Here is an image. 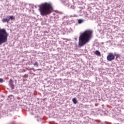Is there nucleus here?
<instances>
[{
    "label": "nucleus",
    "mask_w": 124,
    "mask_h": 124,
    "mask_svg": "<svg viewBox=\"0 0 124 124\" xmlns=\"http://www.w3.org/2000/svg\"><path fill=\"white\" fill-rule=\"evenodd\" d=\"M33 65L37 67L38 66V63L37 62H35L34 64Z\"/></svg>",
    "instance_id": "11"
},
{
    "label": "nucleus",
    "mask_w": 124,
    "mask_h": 124,
    "mask_svg": "<svg viewBox=\"0 0 124 124\" xmlns=\"http://www.w3.org/2000/svg\"><path fill=\"white\" fill-rule=\"evenodd\" d=\"M62 0V3H66V4L68 3V0Z\"/></svg>",
    "instance_id": "9"
},
{
    "label": "nucleus",
    "mask_w": 124,
    "mask_h": 124,
    "mask_svg": "<svg viewBox=\"0 0 124 124\" xmlns=\"http://www.w3.org/2000/svg\"><path fill=\"white\" fill-rule=\"evenodd\" d=\"M63 18H65V16H64V17H63Z\"/></svg>",
    "instance_id": "15"
},
{
    "label": "nucleus",
    "mask_w": 124,
    "mask_h": 124,
    "mask_svg": "<svg viewBox=\"0 0 124 124\" xmlns=\"http://www.w3.org/2000/svg\"><path fill=\"white\" fill-rule=\"evenodd\" d=\"M3 79L2 78H0V83H3Z\"/></svg>",
    "instance_id": "12"
},
{
    "label": "nucleus",
    "mask_w": 124,
    "mask_h": 124,
    "mask_svg": "<svg viewBox=\"0 0 124 124\" xmlns=\"http://www.w3.org/2000/svg\"><path fill=\"white\" fill-rule=\"evenodd\" d=\"M115 56H116V54L114 55L113 53H109L107 57V60L108 61V62L114 61V60H115Z\"/></svg>",
    "instance_id": "5"
},
{
    "label": "nucleus",
    "mask_w": 124,
    "mask_h": 124,
    "mask_svg": "<svg viewBox=\"0 0 124 124\" xmlns=\"http://www.w3.org/2000/svg\"><path fill=\"white\" fill-rule=\"evenodd\" d=\"M72 101L73 103H74V104H77V102H78V101H77V99L76 98H74L72 99Z\"/></svg>",
    "instance_id": "8"
},
{
    "label": "nucleus",
    "mask_w": 124,
    "mask_h": 124,
    "mask_svg": "<svg viewBox=\"0 0 124 124\" xmlns=\"http://www.w3.org/2000/svg\"><path fill=\"white\" fill-rule=\"evenodd\" d=\"M23 78H28V75H25L23 76Z\"/></svg>",
    "instance_id": "13"
},
{
    "label": "nucleus",
    "mask_w": 124,
    "mask_h": 124,
    "mask_svg": "<svg viewBox=\"0 0 124 124\" xmlns=\"http://www.w3.org/2000/svg\"><path fill=\"white\" fill-rule=\"evenodd\" d=\"M93 30H88L82 33H80L79 37L78 46L80 47H83L87 43H89L90 40H91V38L93 36Z\"/></svg>",
    "instance_id": "1"
},
{
    "label": "nucleus",
    "mask_w": 124,
    "mask_h": 124,
    "mask_svg": "<svg viewBox=\"0 0 124 124\" xmlns=\"http://www.w3.org/2000/svg\"><path fill=\"white\" fill-rule=\"evenodd\" d=\"M94 54H95V55H96V56H100V55H101L100 51H99L98 50H96L94 52Z\"/></svg>",
    "instance_id": "7"
},
{
    "label": "nucleus",
    "mask_w": 124,
    "mask_h": 124,
    "mask_svg": "<svg viewBox=\"0 0 124 124\" xmlns=\"http://www.w3.org/2000/svg\"><path fill=\"white\" fill-rule=\"evenodd\" d=\"M8 33L4 29L0 28V45L7 42Z\"/></svg>",
    "instance_id": "3"
},
{
    "label": "nucleus",
    "mask_w": 124,
    "mask_h": 124,
    "mask_svg": "<svg viewBox=\"0 0 124 124\" xmlns=\"http://www.w3.org/2000/svg\"><path fill=\"white\" fill-rule=\"evenodd\" d=\"M10 20H15V17L13 16H7L5 18H3L2 19V23H9Z\"/></svg>",
    "instance_id": "4"
},
{
    "label": "nucleus",
    "mask_w": 124,
    "mask_h": 124,
    "mask_svg": "<svg viewBox=\"0 0 124 124\" xmlns=\"http://www.w3.org/2000/svg\"><path fill=\"white\" fill-rule=\"evenodd\" d=\"M84 19H79L78 20V24H82V23H83V22H84Z\"/></svg>",
    "instance_id": "10"
},
{
    "label": "nucleus",
    "mask_w": 124,
    "mask_h": 124,
    "mask_svg": "<svg viewBox=\"0 0 124 124\" xmlns=\"http://www.w3.org/2000/svg\"><path fill=\"white\" fill-rule=\"evenodd\" d=\"M75 40H77V38H75Z\"/></svg>",
    "instance_id": "14"
},
{
    "label": "nucleus",
    "mask_w": 124,
    "mask_h": 124,
    "mask_svg": "<svg viewBox=\"0 0 124 124\" xmlns=\"http://www.w3.org/2000/svg\"><path fill=\"white\" fill-rule=\"evenodd\" d=\"M39 10L42 16H47L51 14L53 7L52 4L50 3H45L39 5Z\"/></svg>",
    "instance_id": "2"
},
{
    "label": "nucleus",
    "mask_w": 124,
    "mask_h": 124,
    "mask_svg": "<svg viewBox=\"0 0 124 124\" xmlns=\"http://www.w3.org/2000/svg\"><path fill=\"white\" fill-rule=\"evenodd\" d=\"M9 85L11 88L12 90H14V84H13V81L12 80V79H10L9 81Z\"/></svg>",
    "instance_id": "6"
}]
</instances>
